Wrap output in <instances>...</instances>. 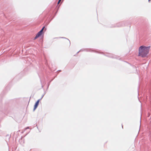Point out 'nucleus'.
<instances>
[{
  "label": "nucleus",
  "mask_w": 151,
  "mask_h": 151,
  "mask_svg": "<svg viewBox=\"0 0 151 151\" xmlns=\"http://www.w3.org/2000/svg\"><path fill=\"white\" fill-rule=\"evenodd\" d=\"M150 49V46L146 47L142 46L140 47L139 48L138 56L142 58L145 57L148 53Z\"/></svg>",
  "instance_id": "obj_1"
},
{
  "label": "nucleus",
  "mask_w": 151,
  "mask_h": 151,
  "mask_svg": "<svg viewBox=\"0 0 151 151\" xmlns=\"http://www.w3.org/2000/svg\"><path fill=\"white\" fill-rule=\"evenodd\" d=\"M45 28V27H42V28L40 30V31L38 32L37 34L36 35V36L35 37V39H37L42 35V33L43 31L44 30V29Z\"/></svg>",
  "instance_id": "obj_2"
},
{
  "label": "nucleus",
  "mask_w": 151,
  "mask_h": 151,
  "mask_svg": "<svg viewBox=\"0 0 151 151\" xmlns=\"http://www.w3.org/2000/svg\"><path fill=\"white\" fill-rule=\"evenodd\" d=\"M43 95L42 96V97L40 99H39L35 103L34 105V107L33 111H34L36 109V108H37V107L38 106V104H39V101L40 100L42 99L43 98Z\"/></svg>",
  "instance_id": "obj_3"
},
{
  "label": "nucleus",
  "mask_w": 151,
  "mask_h": 151,
  "mask_svg": "<svg viewBox=\"0 0 151 151\" xmlns=\"http://www.w3.org/2000/svg\"><path fill=\"white\" fill-rule=\"evenodd\" d=\"M110 57L112 58H116V56H110Z\"/></svg>",
  "instance_id": "obj_4"
},
{
  "label": "nucleus",
  "mask_w": 151,
  "mask_h": 151,
  "mask_svg": "<svg viewBox=\"0 0 151 151\" xmlns=\"http://www.w3.org/2000/svg\"><path fill=\"white\" fill-rule=\"evenodd\" d=\"M61 1V0H59L58 1V4L59 3H60V2Z\"/></svg>",
  "instance_id": "obj_5"
},
{
  "label": "nucleus",
  "mask_w": 151,
  "mask_h": 151,
  "mask_svg": "<svg viewBox=\"0 0 151 151\" xmlns=\"http://www.w3.org/2000/svg\"><path fill=\"white\" fill-rule=\"evenodd\" d=\"M121 26V25H118V26H117V27H120Z\"/></svg>",
  "instance_id": "obj_6"
},
{
  "label": "nucleus",
  "mask_w": 151,
  "mask_h": 151,
  "mask_svg": "<svg viewBox=\"0 0 151 151\" xmlns=\"http://www.w3.org/2000/svg\"><path fill=\"white\" fill-rule=\"evenodd\" d=\"M28 128H29V127H28L27 128H26V129H28Z\"/></svg>",
  "instance_id": "obj_7"
},
{
  "label": "nucleus",
  "mask_w": 151,
  "mask_h": 151,
  "mask_svg": "<svg viewBox=\"0 0 151 151\" xmlns=\"http://www.w3.org/2000/svg\"><path fill=\"white\" fill-rule=\"evenodd\" d=\"M81 51L80 50L79 51H78V52H77V53H78V52H80Z\"/></svg>",
  "instance_id": "obj_8"
},
{
  "label": "nucleus",
  "mask_w": 151,
  "mask_h": 151,
  "mask_svg": "<svg viewBox=\"0 0 151 151\" xmlns=\"http://www.w3.org/2000/svg\"><path fill=\"white\" fill-rule=\"evenodd\" d=\"M148 1H151V0H148Z\"/></svg>",
  "instance_id": "obj_9"
},
{
  "label": "nucleus",
  "mask_w": 151,
  "mask_h": 151,
  "mask_svg": "<svg viewBox=\"0 0 151 151\" xmlns=\"http://www.w3.org/2000/svg\"><path fill=\"white\" fill-rule=\"evenodd\" d=\"M62 38H65V37H62Z\"/></svg>",
  "instance_id": "obj_10"
},
{
  "label": "nucleus",
  "mask_w": 151,
  "mask_h": 151,
  "mask_svg": "<svg viewBox=\"0 0 151 151\" xmlns=\"http://www.w3.org/2000/svg\"><path fill=\"white\" fill-rule=\"evenodd\" d=\"M122 127H123V126H122Z\"/></svg>",
  "instance_id": "obj_11"
}]
</instances>
